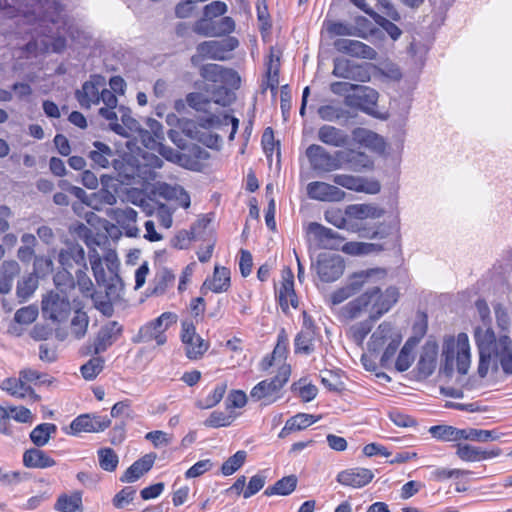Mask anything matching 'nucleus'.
Masks as SVG:
<instances>
[{
  "mask_svg": "<svg viewBox=\"0 0 512 512\" xmlns=\"http://www.w3.org/2000/svg\"><path fill=\"white\" fill-rule=\"evenodd\" d=\"M104 359L102 357H93L80 367V372L85 380H94L104 368Z\"/></svg>",
  "mask_w": 512,
  "mask_h": 512,
  "instance_id": "obj_57",
  "label": "nucleus"
},
{
  "mask_svg": "<svg viewBox=\"0 0 512 512\" xmlns=\"http://www.w3.org/2000/svg\"><path fill=\"white\" fill-rule=\"evenodd\" d=\"M180 339L185 356L191 361L202 359L210 348L209 340L197 333L196 326L191 320L181 322Z\"/></svg>",
  "mask_w": 512,
  "mask_h": 512,
  "instance_id": "obj_10",
  "label": "nucleus"
},
{
  "mask_svg": "<svg viewBox=\"0 0 512 512\" xmlns=\"http://www.w3.org/2000/svg\"><path fill=\"white\" fill-rule=\"evenodd\" d=\"M228 385L227 382L223 381L217 383L211 392L204 398L197 400L196 406L199 409H210L218 405L223 399Z\"/></svg>",
  "mask_w": 512,
  "mask_h": 512,
  "instance_id": "obj_47",
  "label": "nucleus"
},
{
  "mask_svg": "<svg viewBox=\"0 0 512 512\" xmlns=\"http://www.w3.org/2000/svg\"><path fill=\"white\" fill-rule=\"evenodd\" d=\"M298 479L295 475H289L282 477L278 481H276L273 485L268 486L265 491V496H287L290 495L297 487Z\"/></svg>",
  "mask_w": 512,
  "mask_h": 512,
  "instance_id": "obj_44",
  "label": "nucleus"
},
{
  "mask_svg": "<svg viewBox=\"0 0 512 512\" xmlns=\"http://www.w3.org/2000/svg\"><path fill=\"white\" fill-rule=\"evenodd\" d=\"M291 390L293 393L298 395L303 402L312 401L318 392L317 387L311 383H306L305 379H300L299 381L293 383Z\"/></svg>",
  "mask_w": 512,
  "mask_h": 512,
  "instance_id": "obj_58",
  "label": "nucleus"
},
{
  "mask_svg": "<svg viewBox=\"0 0 512 512\" xmlns=\"http://www.w3.org/2000/svg\"><path fill=\"white\" fill-rule=\"evenodd\" d=\"M307 194L309 198L321 202H340L346 196L337 186L322 181L310 182L307 185Z\"/></svg>",
  "mask_w": 512,
  "mask_h": 512,
  "instance_id": "obj_22",
  "label": "nucleus"
},
{
  "mask_svg": "<svg viewBox=\"0 0 512 512\" xmlns=\"http://www.w3.org/2000/svg\"><path fill=\"white\" fill-rule=\"evenodd\" d=\"M378 275H385V271L382 269L374 268L368 270H362L359 272H354L349 276V280L347 286L353 292V294H357L365 285H370L375 283V277Z\"/></svg>",
  "mask_w": 512,
  "mask_h": 512,
  "instance_id": "obj_38",
  "label": "nucleus"
},
{
  "mask_svg": "<svg viewBox=\"0 0 512 512\" xmlns=\"http://www.w3.org/2000/svg\"><path fill=\"white\" fill-rule=\"evenodd\" d=\"M396 335H394L393 327L389 322H382L372 333L368 342V349L371 352L381 351L385 345Z\"/></svg>",
  "mask_w": 512,
  "mask_h": 512,
  "instance_id": "obj_41",
  "label": "nucleus"
},
{
  "mask_svg": "<svg viewBox=\"0 0 512 512\" xmlns=\"http://www.w3.org/2000/svg\"><path fill=\"white\" fill-rule=\"evenodd\" d=\"M83 495L82 490L63 492L58 495L54 509L58 512H83Z\"/></svg>",
  "mask_w": 512,
  "mask_h": 512,
  "instance_id": "obj_31",
  "label": "nucleus"
},
{
  "mask_svg": "<svg viewBox=\"0 0 512 512\" xmlns=\"http://www.w3.org/2000/svg\"><path fill=\"white\" fill-rule=\"evenodd\" d=\"M306 233L312 235L318 245L324 249L341 250L349 255H363L370 251V244L354 241L345 242V238L339 233L317 222L309 223L306 227Z\"/></svg>",
  "mask_w": 512,
  "mask_h": 512,
  "instance_id": "obj_6",
  "label": "nucleus"
},
{
  "mask_svg": "<svg viewBox=\"0 0 512 512\" xmlns=\"http://www.w3.org/2000/svg\"><path fill=\"white\" fill-rule=\"evenodd\" d=\"M53 281L55 289L48 291L42 298V314L52 322L62 323L72 311L70 293L75 290V281L71 273H56Z\"/></svg>",
  "mask_w": 512,
  "mask_h": 512,
  "instance_id": "obj_4",
  "label": "nucleus"
},
{
  "mask_svg": "<svg viewBox=\"0 0 512 512\" xmlns=\"http://www.w3.org/2000/svg\"><path fill=\"white\" fill-rule=\"evenodd\" d=\"M236 417L237 414H235L233 411L224 412L215 410L204 421V425L208 428L228 427L234 422Z\"/></svg>",
  "mask_w": 512,
  "mask_h": 512,
  "instance_id": "obj_50",
  "label": "nucleus"
},
{
  "mask_svg": "<svg viewBox=\"0 0 512 512\" xmlns=\"http://www.w3.org/2000/svg\"><path fill=\"white\" fill-rule=\"evenodd\" d=\"M89 324V318L86 314V312L82 311L81 309H77L74 313V316L71 320V334L76 339H81L85 336L87 332Z\"/></svg>",
  "mask_w": 512,
  "mask_h": 512,
  "instance_id": "obj_54",
  "label": "nucleus"
},
{
  "mask_svg": "<svg viewBox=\"0 0 512 512\" xmlns=\"http://www.w3.org/2000/svg\"><path fill=\"white\" fill-rule=\"evenodd\" d=\"M58 262L63 271L58 273H70V269L74 267L86 269V256L83 247L74 242H70L65 248H62L58 253Z\"/></svg>",
  "mask_w": 512,
  "mask_h": 512,
  "instance_id": "obj_17",
  "label": "nucleus"
},
{
  "mask_svg": "<svg viewBox=\"0 0 512 512\" xmlns=\"http://www.w3.org/2000/svg\"><path fill=\"white\" fill-rule=\"evenodd\" d=\"M399 297V289L395 286L384 290L378 286L370 287L341 307L339 318L342 321H352L367 313L369 318L377 321L396 305Z\"/></svg>",
  "mask_w": 512,
  "mask_h": 512,
  "instance_id": "obj_1",
  "label": "nucleus"
},
{
  "mask_svg": "<svg viewBox=\"0 0 512 512\" xmlns=\"http://www.w3.org/2000/svg\"><path fill=\"white\" fill-rule=\"evenodd\" d=\"M248 402L247 394L240 389H232L226 399V410L232 411L236 408H243Z\"/></svg>",
  "mask_w": 512,
  "mask_h": 512,
  "instance_id": "obj_64",
  "label": "nucleus"
},
{
  "mask_svg": "<svg viewBox=\"0 0 512 512\" xmlns=\"http://www.w3.org/2000/svg\"><path fill=\"white\" fill-rule=\"evenodd\" d=\"M2 389L18 398H24L33 393V389L23 381L20 375L19 378H8Z\"/></svg>",
  "mask_w": 512,
  "mask_h": 512,
  "instance_id": "obj_52",
  "label": "nucleus"
},
{
  "mask_svg": "<svg viewBox=\"0 0 512 512\" xmlns=\"http://www.w3.org/2000/svg\"><path fill=\"white\" fill-rule=\"evenodd\" d=\"M317 137L323 144L343 148L349 143V136L341 129L332 125H323L318 129Z\"/></svg>",
  "mask_w": 512,
  "mask_h": 512,
  "instance_id": "obj_32",
  "label": "nucleus"
},
{
  "mask_svg": "<svg viewBox=\"0 0 512 512\" xmlns=\"http://www.w3.org/2000/svg\"><path fill=\"white\" fill-rule=\"evenodd\" d=\"M455 449V455L463 462H481L496 458L502 454V449L499 447L485 449L461 442L456 443Z\"/></svg>",
  "mask_w": 512,
  "mask_h": 512,
  "instance_id": "obj_16",
  "label": "nucleus"
},
{
  "mask_svg": "<svg viewBox=\"0 0 512 512\" xmlns=\"http://www.w3.org/2000/svg\"><path fill=\"white\" fill-rule=\"evenodd\" d=\"M346 162L354 171H362L373 168L372 159L363 152L350 150L346 157Z\"/></svg>",
  "mask_w": 512,
  "mask_h": 512,
  "instance_id": "obj_51",
  "label": "nucleus"
},
{
  "mask_svg": "<svg viewBox=\"0 0 512 512\" xmlns=\"http://www.w3.org/2000/svg\"><path fill=\"white\" fill-rule=\"evenodd\" d=\"M87 271H88L87 265H86V269L79 268L76 271V280L74 279L75 286L78 285L81 293L86 297L92 296L93 291H94L93 282L90 279V277L87 275Z\"/></svg>",
  "mask_w": 512,
  "mask_h": 512,
  "instance_id": "obj_62",
  "label": "nucleus"
},
{
  "mask_svg": "<svg viewBox=\"0 0 512 512\" xmlns=\"http://www.w3.org/2000/svg\"><path fill=\"white\" fill-rule=\"evenodd\" d=\"M57 431L54 423H41L30 432V440L36 447L45 446Z\"/></svg>",
  "mask_w": 512,
  "mask_h": 512,
  "instance_id": "obj_46",
  "label": "nucleus"
},
{
  "mask_svg": "<svg viewBox=\"0 0 512 512\" xmlns=\"http://www.w3.org/2000/svg\"><path fill=\"white\" fill-rule=\"evenodd\" d=\"M354 140L363 147L369 148L377 152H383L385 149L384 139L377 133L365 129L356 128L352 132Z\"/></svg>",
  "mask_w": 512,
  "mask_h": 512,
  "instance_id": "obj_37",
  "label": "nucleus"
},
{
  "mask_svg": "<svg viewBox=\"0 0 512 512\" xmlns=\"http://www.w3.org/2000/svg\"><path fill=\"white\" fill-rule=\"evenodd\" d=\"M100 101H102L105 104V107H102L99 109V114L109 121V125L111 129L118 135L121 136H127L128 133L126 131V128L129 130H133L137 124L136 120L131 117L129 114V111H125L123 107L120 108V111H122V122L123 125L118 123V116L115 112V109L118 104V99L114 92L111 90L105 88L101 89L100 93Z\"/></svg>",
  "mask_w": 512,
  "mask_h": 512,
  "instance_id": "obj_7",
  "label": "nucleus"
},
{
  "mask_svg": "<svg viewBox=\"0 0 512 512\" xmlns=\"http://www.w3.org/2000/svg\"><path fill=\"white\" fill-rule=\"evenodd\" d=\"M164 195L168 199H175L177 205L184 209L190 207V195L182 187H167Z\"/></svg>",
  "mask_w": 512,
  "mask_h": 512,
  "instance_id": "obj_63",
  "label": "nucleus"
},
{
  "mask_svg": "<svg viewBox=\"0 0 512 512\" xmlns=\"http://www.w3.org/2000/svg\"><path fill=\"white\" fill-rule=\"evenodd\" d=\"M474 340L479 351L478 372L485 376L490 362L499 363L506 374H512V341L509 336L496 338L495 332L486 323L474 329Z\"/></svg>",
  "mask_w": 512,
  "mask_h": 512,
  "instance_id": "obj_2",
  "label": "nucleus"
},
{
  "mask_svg": "<svg viewBox=\"0 0 512 512\" xmlns=\"http://www.w3.org/2000/svg\"><path fill=\"white\" fill-rule=\"evenodd\" d=\"M54 268L53 260L49 256H35L33 261V275L35 277H45L52 273Z\"/></svg>",
  "mask_w": 512,
  "mask_h": 512,
  "instance_id": "obj_61",
  "label": "nucleus"
},
{
  "mask_svg": "<svg viewBox=\"0 0 512 512\" xmlns=\"http://www.w3.org/2000/svg\"><path fill=\"white\" fill-rule=\"evenodd\" d=\"M38 286L37 277L30 274L24 277L17 285V296L21 301H26L36 290Z\"/></svg>",
  "mask_w": 512,
  "mask_h": 512,
  "instance_id": "obj_60",
  "label": "nucleus"
},
{
  "mask_svg": "<svg viewBox=\"0 0 512 512\" xmlns=\"http://www.w3.org/2000/svg\"><path fill=\"white\" fill-rule=\"evenodd\" d=\"M291 375V366L282 364L277 373L270 378H265L252 387L249 393L251 401L259 403L261 406H270L284 395V387L288 383Z\"/></svg>",
  "mask_w": 512,
  "mask_h": 512,
  "instance_id": "obj_5",
  "label": "nucleus"
},
{
  "mask_svg": "<svg viewBox=\"0 0 512 512\" xmlns=\"http://www.w3.org/2000/svg\"><path fill=\"white\" fill-rule=\"evenodd\" d=\"M79 233L89 249L90 265L97 284L103 286L106 290L116 287L117 283L121 281L119 276L120 261L116 251L107 249L102 258L96 249L100 242L93 235L92 230L81 224Z\"/></svg>",
  "mask_w": 512,
  "mask_h": 512,
  "instance_id": "obj_3",
  "label": "nucleus"
},
{
  "mask_svg": "<svg viewBox=\"0 0 512 512\" xmlns=\"http://www.w3.org/2000/svg\"><path fill=\"white\" fill-rule=\"evenodd\" d=\"M282 51L274 46L269 49V54L265 59V83L263 89H270L271 93L275 95L278 91L279 77L281 69Z\"/></svg>",
  "mask_w": 512,
  "mask_h": 512,
  "instance_id": "obj_18",
  "label": "nucleus"
},
{
  "mask_svg": "<svg viewBox=\"0 0 512 512\" xmlns=\"http://www.w3.org/2000/svg\"><path fill=\"white\" fill-rule=\"evenodd\" d=\"M201 76L210 82H221L226 79L228 76L235 78L237 81H240V77L237 72L232 69H226L218 64H206L201 68Z\"/></svg>",
  "mask_w": 512,
  "mask_h": 512,
  "instance_id": "obj_43",
  "label": "nucleus"
},
{
  "mask_svg": "<svg viewBox=\"0 0 512 512\" xmlns=\"http://www.w3.org/2000/svg\"><path fill=\"white\" fill-rule=\"evenodd\" d=\"M320 418V416L312 414L298 413L286 420L284 427L278 434V437L285 438L292 432L304 430L319 421Z\"/></svg>",
  "mask_w": 512,
  "mask_h": 512,
  "instance_id": "obj_33",
  "label": "nucleus"
},
{
  "mask_svg": "<svg viewBox=\"0 0 512 512\" xmlns=\"http://www.w3.org/2000/svg\"><path fill=\"white\" fill-rule=\"evenodd\" d=\"M366 207L364 205H349L345 212L340 208H330L325 211L324 218L331 225L343 229L346 227L347 219L346 214L349 215H363L365 214Z\"/></svg>",
  "mask_w": 512,
  "mask_h": 512,
  "instance_id": "obj_34",
  "label": "nucleus"
},
{
  "mask_svg": "<svg viewBox=\"0 0 512 512\" xmlns=\"http://www.w3.org/2000/svg\"><path fill=\"white\" fill-rule=\"evenodd\" d=\"M111 425L107 416L96 414H81L70 423L71 434L98 433L106 430Z\"/></svg>",
  "mask_w": 512,
  "mask_h": 512,
  "instance_id": "obj_14",
  "label": "nucleus"
},
{
  "mask_svg": "<svg viewBox=\"0 0 512 512\" xmlns=\"http://www.w3.org/2000/svg\"><path fill=\"white\" fill-rule=\"evenodd\" d=\"M344 154L341 150L331 153L318 144H311L306 149V156L311 168L318 172H332L341 169Z\"/></svg>",
  "mask_w": 512,
  "mask_h": 512,
  "instance_id": "obj_11",
  "label": "nucleus"
},
{
  "mask_svg": "<svg viewBox=\"0 0 512 512\" xmlns=\"http://www.w3.org/2000/svg\"><path fill=\"white\" fill-rule=\"evenodd\" d=\"M23 464L27 468L45 469L56 465V461L44 450L30 448L23 454Z\"/></svg>",
  "mask_w": 512,
  "mask_h": 512,
  "instance_id": "obj_35",
  "label": "nucleus"
},
{
  "mask_svg": "<svg viewBox=\"0 0 512 512\" xmlns=\"http://www.w3.org/2000/svg\"><path fill=\"white\" fill-rule=\"evenodd\" d=\"M281 283L276 290V300L284 314H288L290 307L297 309L298 297L294 289V274L289 267H285L281 273Z\"/></svg>",
  "mask_w": 512,
  "mask_h": 512,
  "instance_id": "obj_13",
  "label": "nucleus"
},
{
  "mask_svg": "<svg viewBox=\"0 0 512 512\" xmlns=\"http://www.w3.org/2000/svg\"><path fill=\"white\" fill-rule=\"evenodd\" d=\"M330 90L332 93L340 96L345 95L351 91H357V98L360 100L359 103L365 101L371 104H375L378 96L377 92L374 89H371L367 86L352 84L349 82H333L330 84Z\"/></svg>",
  "mask_w": 512,
  "mask_h": 512,
  "instance_id": "obj_29",
  "label": "nucleus"
},
{
  "mask_svg": "<svg viewBox=\"0 0 512 512\" xmlns=\"http://www.w3.org/2000/svg\"><path fill=\"white\" fill-rule=\"evenodd\" d=\"M445 356V370H453V361L456 358L457 370L460 374H466L470 366V344L468 335L461 332L456 341L450 339L446 342L443 351Z\"/></svg>",
  "mask_w": 512,
  "mask_h": 512,
  "instance_id": "obj_8",
  "label": "nucleus"
},
{
  "mask_svg": "<svg viewBox=\"0 0 512 512\" xmlns=\"http://www.w3.org/2000/svg\"><path fill=\"white\" fill-rule=\"evenodd\" d=\"M123 333V326L117 321H109L98 331L93 343V353L100 354L112 346Z\"/></svg>",
  "mask_w": 512,
  "mask_h": 512,
  "instance_id": "obj_20",
  "label": "nucleus"
},
{
  "mask_svg": "<svg viewBox=\"0 0 512 512\" xmlns=\"http://www.w3.org/2000/svg\"><path fill=\"white\" fill-rule=\"evenodd\" d=\"M374 478V473L368 468L354 467L345 469L337 474L339 484L352 488H362Z\"/></svg>",
  "mask_w": 512,
  "mask_h": 512,
  "instance_id": "obj_25",
  "label": "nucleus"
},
{
  "mask_svg": "<svg viewBox=\"0 0 512 512\" xmlns=\"http://www.w3.org/2000/svg\"><path fill=\"white\" fill-rule=\"evenodd\" d=\"M350 1L363 12H365L367 15L372 17L375 20V22L379 24L393 40H397L401 36L402 31L396 24L384 18L383 16H380L371 7L365 4L364 0Z\"/></svg>",
  "mask_w": 512,
  "mask_h": 512,
  "instance_id": "obj_36",
  "label": "nucleus"
},
{
  "mask_svg": "<svg viewBox=\"0 0 512 512\" xmlns=\"http://www.w3.org/2000/svg\"><path fill=\"white\" fill-rule=\"evenodd\" d=\"M336 185L356 192H366L376 194L380 191V184L376 181L368 182L363 178L347 174H337L333 177Z\"/></svg>",
  "mask_w": 512,
  "mask_h": 512,
  "instance_id": "obj_28",
  "label": "nucleus"
},
{
  "mask_svg": "<svg viewBox=\"0 0 512 512\" xmlns=\"http://www.w3.org/2000/svg\"><path fill=\"white\" fill-rule=\"evenodd\" d=\"M334 48L340 53L362 59L374 60L377 56L371 46L358 40L337 39L334 41Z\"/></svg>",
  "mask_w": 512,
  "mask_h": 512,
  "instance_id": "obj_26",
  "label": "nucleus"
},
{
  "mask_svg": "<svg viewBox=\"0 0 512 512\" xmlns=\"http://www.w3.org/2000/svg\"><path fill=\"white\" fill-rule=\"evenodd\" d=\"M156 458L157 455L155 453L145 454L126 469L121 475L120 481L122 483H133L137 481L152 469Z\"/></svg>",
  "mask_w": 512,
  "mask_h": 512,
  "instance_id": "obj_30",
  "label": "nucleus"
},
{
  "mask_svg": "<svg viewBox=\"0 0 512 512\" xmlns=\"http://www.w3.org/2000/svg\"><path fill=\"white\" fill-rule=\"evenodd\" d=\"M105 80L100 75H92L89 81L83 83L81 89L76 91V99L82 108L89 109L92 105L100 103L101 89Z\"/></svg>",
  "mask_w": 512,
  "mask_h": 512,
  "instance_id": "obj_19",
  "label": "nucleus"
},
{
  "mask_svg": "<svg viewBox=\"0 0 512 512\" xmlns=\"http://www.w3.org/2000/svg\"><path fill=\"white\" fill-rule=\"evenodd\" d=\"M302 327L294 339V353L310 355L316 350V345L321 343V334L312 318L307 312H302Z\"/></svg>",
  "mask_w": 512,
  "mask_h": 512,
  "instance_id": "obj_12",
  "label": "nucleus"
},
{
  "mask_svg": "<svg viewBox=\"0 0 512 512\" xmlns=\"http://www.w3.org/2000/svg\"><path fill=\"white\" fill-rule=\"evenodd\" d=\"M231 287V273L227 267L218 266L214 267L212 276L207 277L203 282L200 291L206 294L211 291L215 294L227 292Z\"/></svg>",
  "mask_w": 512,
  "mask_h": 512,
  "instance_id": "obj_24",
  "label": "nucleus"
},
{
  "mask_svg": "<svg viewBox=\"0 0 512 512\" xmlns=\"http://www.w3.org/2000/svg\"><path fill=\"white\" fill-rule=\"evenodd\" d=\"M175 281L174 274L167 270L163 269L162 271L158 272L155 275L154 278V287H153V293L157 295H161L165 293L168 287L172 286Z\"/></svg>",
  "mask_w": 512,
  "mask_h": 512,
  "instance_id": "obj_59",
  "label": "nucleus"
},
{
  "mask_svg": "<svg viewBox=\"0 0 512 512\" xmlns=\"http://www.w3.org/2000/svg\"><path fill=\"white\" fill-rule=\"evenodd\" d=\"M2 418H12L20 423H32L33 414L24 406L2 407Z\"/></svg>",
  "mask_w": 512,
  "mask_h": 512,
  "instance_id": "obj_53",
  "label": "nucleus"
},
{
  "mask_svg": "<svg viewBox=\"0 0 512 512\" xmlns=\"http://www.w3.org/2000/svg\"><path fill=\"white\" fill-rule=\"evenodd\" d=\"M374 322H376V320H372L368 317L366 320L350 326L347 330V337L356 345L363 346L366 337L373 328Z\"/></svg>",
  "mask_w": 512,
  "mask_h": 512,
  "instance_id": "obj_45",
  "label": "nucleus"
},
{
  "mask_svg": "<svg viewBox=\"0 0 512 512\" xmlns=\"http://www.w3.org/2000/svg\"><path fill=\"white\" fill-rule=\"evenodd\" d=\"M172 313L164 312L159 317L143 325L138 332V338L142 342L155 341L157 345H163L166 343L165 329L163 321L172 318Z\"/></svg>",
  "mask_w": 512,
  "mask_h": 512,
  "instance_id": "obj_21",
  "label": "nucleus"
},
{
  "mask_svg": "<svg viewBox=\"0 0 512 512\" xmlns=\"http://www.w3.org/2000/svg\"><path fill=\"white\" fill-rule=\"evenodd\" d=\"M92 146L93 149L88 153L92 167L108 168L114 157L111 147L101 141H94Z\"/></svg>",
  "mask_w": 512,
  "mask_h": 512,
  "instance_id": "obj_39",
  "label": "nucleus"
},
{
  "mask_svg": "<svg viewBox=\"0 0 512 512\" xmlns=\"http://www.w3.org/2000/svg\"><path fill=\"white\" fill-rule=\"evenodd\" d=\"M437 361V350L436 348H425L420 355L417 363L418 373L421 376H430L435 368Z\"/></svg>",
  "mask_w": 512,
  "mask_h": 512,
  "instance_id": "obj_48",
  "label": "nucleus"
},
{
  "mask_svg": "<svg viewBox=\"0 0 512 512\" xmlns=\"http://www.w3.org/2000/svg\"><path fill=\"white\" fill-rule=\"evenodd\" d=\"M184 157V168L193 171H201L206 166L210 154L206 149L198 145H193L188 148L187 152H184Z\"/></svg>",
  "mask_w": 512,
  "mask_h": 512,
  "instance_id": "obj_40",
  "label": "nucleus"
},
{
  "mask_svg": "<svg viewBox=\"0 0 512 512\" xmlns=\"http://www.w3.org/2000/svg\"><path fill=\"white\" fill-rule=\"evenodd\" d=\"M158 129L154 131V134L158 140H154L149 136V142H146V139H143L145 146L148 149L155 150L166 160L176 163L183 167L184 165V152L177 151L171 147L165 146L161 140L164 139L162 126L159 123H156Z\"/></svg>",
  "mask_w": 512,
  "mask_h": 512,
  "instance_id": "obj_27",
  "label": "nucleus"
},
{
  "mask_svg": "<svg viewBox=\"0 0 512 512\" xmlns=\"http://www.w3.org/2000/svg\"><path fill=\"white\" fill-rule=\"evenodd\" d=\"M345 262L339 255L323 254L316 264V272L321 281L329 283L338 280L344 273Z\"/></svg>",
  "mask_w": 512,
  "mask_h": 512,
  "instance_id": "obj_15",
  "label": "nucleus"
},
{
  "mask_svg": "<svg viewBox=\"0 0 512 512\" xmlns=\"http://www.w3.org/2000/svg\"><path fill=\"white\" fill-rule=\"evenodd\" d=\"M97 454L99 465L104 471L114 472L117 469L119 458L112 448H100Z\"/></svg>",
  "mask_w": 512,
  "mask_h": 512,
  "instance_id": "obj_55",
  "label": "nucleus"
},
{
  "mask_svg": "<svg viewBox=\"0 0 512 512\" xmlns=\"http://www.w3.org/2000/svg\"><path fill=\"white\" fill-rule=\"evenodd\" d=\"M500 438L499 433L495 430H486L478 428H464L463 429V440L474 441L479 443H486L489 441H495Z\"/></svg>",
  "mask_w": 512,
  "mask_h": 512,
  "instance_id": "obj_49",
  "label": "nucleus"
},
{
  "mask_svg": "<svg viewBox=\"0 0 512 512\" xmlns=\"http://www.w3.org/2000/svg\"><path fill=\"white\" fill-rule=\"evenodd\" d=\"M428 431L438 441L457 443L463 441V429L451 425H434Z\"/></svg>",
  "mask_w": 512,
  "mask_h": 512,
  "instance_id": "obj_42",
  "label": "nucleus"
},
{
  "mask_svg": "<svg viewBox=\"0 0 512 512\" xmlns=\"http://www.w3.org/2000/svg\"><path fill=\"white\" fill-rule=\"evenodd\" d=\"M247 457V453L244 450H239L232 456H230L226 461L223 462L221 466V473L224 476H230L234 474L237 470H239L245 463Z\"/></svg>",
  "mask_w": 512,
  "mask_h": 512,
  "instance_id": "obj_56",
  "label": "nucleus"
},
{
  "mask_svg": "<svg viewBox=\"0 0 512 512\" xmlns=\"http://www.w3.org/2000/svg\"><path fill=\"white\" fill-rule=\"evenodd\" d=\"M239 45L237 38L228 36L222 40H209L201 42L197 45V54L193 55L191 60L193 63L212 59L225 61L231 58V52Z\"/></svg>",
  "mask_w": 512,
  "mask_h": 512,
  "instance_id": "obj_9",
  "label": "nucleus"
},
{
  "mask_svg": "<svg viewBox=\"0 0 512 512\" xmlns=\"http://www.w3.org/2000/svg\"><path fill=\"white\" fill-rule=\"evenodd\" d=\"M332 74L339 78L354 80L358 82H367L370 80V74L363 65L354 64L346 59H336Z\"/></svg>",
  "mask_w": 512,
  "mask_h": 512,
  "instance_id": "obj_23",
  "label": "nucleus"
}]
</instances>
